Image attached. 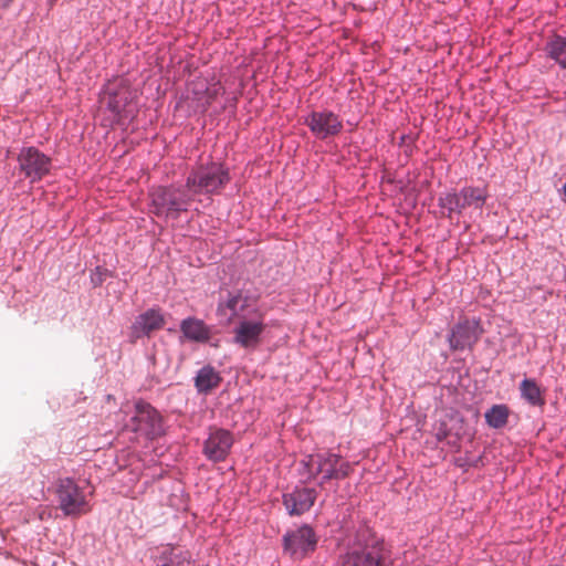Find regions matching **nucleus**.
<instances>
[{"instance_id":"f257e3e1","label":"nucleus","mask_w":566,"mask_h":566,"mask_svg":"<svg viewBox=\"0 0 566 566\" xmlns=\"http://www.w3.org/2000/svg\"><path fill=\"white\" fill-rule=\"evenodd\" d=\"M149 212L164 220H177L190 210L195 201L188 184L185 181L155 185L148 189Z\"/></svg>"},{"instance_id":"f03ea898","label":"nucleus","mask_w":566,"mask_h":566,"mask_svg":"<svg viewBox=\"0 0 566 566\" xmlns=\"http://www.w3.org/2000/svg\"><path fill=\"white\" fill-rule=\"evenodd\" d=\"M99 103L114 125H128L137 115V94L123 81L108 82L99 91Z\"/></svg>"},{"instance_id":"7ed1b4c3","label":"nucleus","mask_w":566,"mask_h":566,"mask_svg":"<svg viewBox=\"0 0 566 566\" xmlns=\"http://www.w3.org/2000/svg\"><path fill=\"white\" fill-rule=\"evenodd\" d=\"M185 180L195 197L213 196L221 193L231 181V175L224 163L211 159L193 167Z\"/></svg>"},{"instance_id":"20e7f679","label":"nucleus","mask_w":566,"mask_h":566,"mask_svg":"<svg viewBox=\"0 0 566 566\" xmlns=\"http://www.w3.org/2000/svg\"><path fill=\"white\" fill-rule=\"evenodd\" d=\"M124 428L148 441L157 440L166 434L163 415L142 398L134 401L133 411L125 420Z\"/></svg>"},{"instance_id":"39448f33","label":"nucleus","mask_w":566,"mask_h":566,"mask_svg":"<svg viewBox=\"0 0 566 566\" xmlns=\"http://www.w3.org/2000/svg\"><path fill=\"white\" fill-rule=\"evenodd\" d=\"M283 554L293 560H303L318 546V536L308 523H301L294 530H287L281 539Z\"/></svg>"},{"instance_id":"423d86ee","label":"nucleus","mask_w":566,"mask_h":566,"mask_svg":"<svg viewBox=\"0 0 566 566\" xmlns=\"http://www.w3.org/2000/svg\"><path fill=\"white\" fill-rule=\"evenodd\" d=\"M340 566H395V563L384 538H375L346 552Z\"/></svg>"},{"instance_id":"0eeeda50","label":"nucleus","mask_w":566,"mask_h":566,"mask_svg":"<svg viewBox=\"0 0 566 566\" xmlns=\"http://www.w3.org/2000/svg\"><path fill=\"white\" fill-rule=\"evenodd\" d=\"M248 316H242L233 327L232 343L244 349L255 348L262 340L266 329L264 312L259 307H251Z\"/></svg>"},{"instance_id":"6e6552de","label":"nucleus","mask_w":566,"mask_h":566,"mask_svg":"<svg viewBox=\"0 0 566 566\" xmlns=\"http://www.w3.org/2000/svg\"><path fill=\"white\" fill-rule=\"evenodd\" d=\"M20 175L30 185L40 182L52 170V158L35 146L22 147L17 156Z\"/></svg>"},{"instance_id":"1a4fd4ad","label":"nucleus","mask_w":566,"mask_h":566,"mask_svg":"<svg viewBox=\"0 0 566 566\" xmlns=\"http://www.w3.org/2000/svg\"><path fill=\"white\" fill-rule=\"evenodd\" d=\"M483 334L480 317H463L450 327L447 342L452 352H472Z\"/></svg>"},{"instance_id":"9d476101","label":"nucleus","mask_w":566,"mask_h":566,"mask_svg":"<svg viewBox=\"0 0 566 566\" xmlns=\"http://www.w3.org/2000/svg\"><path fill=\"white\" fill-rule=\"evenodd\" d=\"M54 486L59 509L65 516H77L84 512L86 499L82 489L73 478H59Z\"/></svg>"},{"instance_id":"9b49d317","label":"nucleus","mask_w":566,"mask_h":566,"mask_svg":"<svg viewBox=\"0 0 566 566\" xmlns=\"http://www.w3.org/2000/svg\"><path fill=\"white\" fill-rule=\"evenodd\" d=\"M303 124L306 125L311 134L319 140L337 136L344 128L339 116L327 108L310 112L304 116Z\"/></svg>"},{"instance_id":"f8f14e48","label":"nucleus","mask_w":566,"mask_h":566,"mask_svg":"<svg viewBox=\"0 0 566 566\" xmlns=\"http://www.w3.org/2000/svg\"><path fill=\"white\" fill-rule=\"evenodd\" d=\"M166 323L163 311L159 306H153L138 314L132 323L127 337L130 344L138 339L150 337L151 333L161 329Z\"/></svg>"},{"instance_id":"ddd939ff","label":"nucleus","mask_w":566,"mask_h":566,"mask_svg":"<svg viewBox=\"0 0 566 566\" xmlns=\"http://www.w3.org/2000/svg\"><path fill=\"white\" fill-rule=\"evenodd\" d=\"M233 442V436L229 430L216 428L209 432L203 441L202 454L210 462H222L230 454Z\"/></svg>"},{"instance_id":"4468645a","label":"nucleus","mask_w":566,"mask_h":566,"mask_svg":"<svg viewBox=\"0 0 566 566\" xmlns=\"http://www.w3.org/2000/svg\"><path fill=\"white\" fill-rule=\"evenodd\" d=\"M316 499V489L295 485L282 494V504L289 516H302L314 506Z\"/></svg>"},{"instance_id":"2eb2a0df","label":"nucleus","mask_w":566,"mask_h":566,"mask_svg":"<svg viewBox=\"0 0 566 566\" xmlns=\"http://www.w3.org/2000/svg\"><path fill=\"white\" fill-rule=\"evenodd\" d=\"M153 559L155 566H195L190 552L171 543L160 545Z\"/></svg>"},{"instance_id":"dca6fc26","label":"nucleus","mask_w":566,"mask_h":566,"mask_svg":"<svg viewBox=\"0 0 566 566\" xmlns=\"http://www.w3.org/2000/svg\"><path fill=\"white\" fill-rule=\"evenodd\" d=\"M179 328L185 339L200 344L209 343L212 334V327L196 316L181 319Z\"/></svg>"},{"instance_id":"f3484780","label":"nucleus","mask_w":566,"mask_h":566,"mask_svg":"<svg viewBox=\"0 0 566 566\" xmlns=\"http://www.w3.org/2000/svg\"><path fill=\"white\" fill-rule=\"evenodd\" d=\"M222 381L220 373L211 365L201 367L193 377V386L198 394L208 395Z\"/></svg>"},{"instance_id":"a211bd4d","label":"nucleus","mask_w":566,"mask_h":566,"mask_svg":"<svg viewBox=\"0 0 566 566\" xmlns=\"http://www.w3.org/2000/svg\"><path fill=\"white\" fill-rule=\"evenodd\" d=\"M545 54L566 71V36L554 34L545 44Z\"/></svg>"},{"instance_id":"6ab92c4d","label":"nucleus","mask_w":566,"mask_h":566,"mask_svg":"<svg viewBox=\"0 0 566 566\" xmlns=\"http://www.w3.org/2000/svg\"><path fill=\"white\" fill-rule=\"evenodd\" d=\"M438 206L442 209V214L450 219L453 214L461 216L465 209L460 192L455 190L440 195Z\"/></svg>"},{"instance_id":"aec40b11","label":"nucleus","mask_w":566,"mask_h":566,"mask_svg":"<svg viewBox=\"0 0 566 566\" xmlns=\"http://www.w3.org/2000/svg\"><path fill=\"white\" fill-rule=\"evenodd\" d=\"M190 95L191 101L195 104L193 111L201 114L206 113L209 108V102L207 99L208 80L197 78L190 83Z\"/></svg>"},{"instance_id":"412c9836","label":"nucleus","mask_w":566,"mask_h":566,"mask_svg":"<svg viewBox=\"0 0 566 566\" xmlns=\"http://www.w3.org/2000/svg\"><path fill=\"white\" fill-rule=\"evenodd\" d=\"M521 397L531 406L543 407L545 399L542 395V389L534 378H523L520 382Z\"/></svg>"},{"instance_id":"4be33fe9","label":"nucleus","mask_w":566,"mask_h":566,"mask_svg":"<svg viewBox=\"0 0 566 566\" xmlns=\"http://www.w3.org/2000/svg\"><path fill=\"white\" fill-rule=\"evenodd\" d=\"M465 208L473 207L476 210H482L489 197L485 188L475 186H464L459 190Z\"/></svg>"},{"instance_id":"5701e85b","label":"nucleus","mask_w":566,"mask_h":566,"mask_svg":"<svg viewBox=\"0 0 566 566\" xmlns=\"http://www.w3.org/2000/svg\"><path fill=\"white\" fill-rule=\"evenodd\" d=\"M510 408L505 403H494L485 412V423L491 429H501L507 424Z\"/></svg>"},{"instance_id":"b1692460","label":"nucleus","mask_w":566,"mask_h":566,"mask_svg":"<svg viewBox=\"0 0 566 566\" xmlns=\"http://www.w3.org/2000/svg\"><path fill=\"white\" fill-rule=\"evenodd\" d=\"M449 419H450V428L451 434L455 438V440H461L464 437L473 436V430L465 422L462 413L453 408L448 409Z\"/></svg>"},{"instance_id":"393cba45","label":"nucleus","mask_w":566,"mask_h":566,"mask_svg":"<svg viewBox=\"0 0 566 566\" xmlns=\"http://www.w3.org/2000/svg\"><path fill=\"white\" fill-rule=\"evenodd\" d=\"M242 300V289L227 291L224 298L220 297L217 312L221 314L223 310L231 312L229 319L240 317L239 303Z\"/></svg>"},{"instance_id":"a878e982","label":"nucleus","mask_w":566,"mask_h":566,"mask_svg":"<svg viewBox=\"0 0 566 566\" xmlns=\"http://www.w3.org/2000/svg\"><path fill=\"white\" fill-rule=\"evenodd\" d=\"M342 455L331 450L326 451V462L324 469V475H321L317 485L323 488L327 482L337 479V464Z\"/></svg>"},{"instance_id":"bb28decb","label":"nucleus","mask_w":566,"mask_h":566,"mask_svg":"<svg viewBox=\"0 0 566 566\" xmlns=\"http://www.w3.org/2000/svg\"><path fill=\"white\" fill-rule=\"evenodd\" d=\"M433 431L434 437L439 442H442L447 438L452 437L448 410H446V412L439 418V420H437V422L433 426Z\"/></svg>"},{"instance_id":"cd10ccee","label":"nucleus","mask_w":566,"mask_h":566,"mask_svg":"<svg viewBox=\"0 0 566 566\" xmlns=\"http://www.w3.org/2000/svg\"><path fill=\"white\" fill-rule=\"evenodd\" d=\"M326 462V451L313 453V469L311 471V475H307L302 482L308 483L318 478V475H324Z\"/></svg>"},{"instance_id":"c85d7f7f","label":"nucleus","mask_w":566,"mask_h":566,"mask_svg":"<svg viewBox=\"0 0 566 566\" xmlns=\"http://www.w3.org/2000/svg\"><path fill=\"white\" fill-rule=\"evenodd\" d=\"M114 276H115L114 271H112L107 268L101 266V265H96L94 269H92L90 271V283H91L92 287L96 289V287L102 286V284L106 281V279L114 277Z\"/></svg>"},{"instance_id":"c756f323","label":"nucleus","mask_w":566,"mask_h":566,"mask_svg":"<svg viewBox=\"0 0 566 566\" xmlns=\"http://www.w3.org/2000/svg\"><path fill=\"white\" fill-rule=\"evenodd\" d=\"M453 463L457 468L461 469L463 473H467L472 468H480L484 465L483 454L474 458H470L468 454L458 457L453 460Z\"/></svg>"},{"instance_id":"7c9ffc66","label":"nucleus","mask_w":566,"mask_h":566,"mask_svg":"<svg viewBox=\"0 0 566 566\" xmlns=\"http://www.w3.org/2000/svg\"><path fill=\"white\" fill-rule=\"evenodd\" d=\"M219 95H226V88L222 83L219 80L214 81V78H212L211 82L208 81L207 99L209 102V106Z\"/></svg>"},{"instance_id":"2f4dec72","label":"nucleus","mask_w":566,"mask_h":566,"mask_svg":"<svg viewBox=\"0 0 566 566\" xmlns=\"http://www.w3.org/2000/svg\"><path fill=\"white\" fill-rule=\"evenodd\" d=\"M313 469V453L305 454L298 462V474L311 475Z\"/></svg>"},{"instance_id":"473e14b6","label":"nucleus","mask_w":566,"mask_h":566,"mask_svg":"<svg viewBox=\"0 0 566 566\" xmlns=\"http://www.w3.org/2000/svg\"><path fill=\"white\" fill-rule=\"evenodd\" d=\"M238 95H228L224 98V102L221 106L222 111H228L231 116H234L237 113V105H238Z\"/></svg>"},{"instance_id":"72a5a7b5","label":"nucleus","mask_w":566,"mask_h":566,"mask_svg":"<svg viewBox=\"0 0 566 566\" xmlns=\"http://www.w3.org/2000/svg\"><path fill=\"white\" fill-rule=\"evenodd\" d=\"M352 471H353V467H352L350 462L343 461L340 459L337 464V479L336 480H343V479L348 478L350 475Z\"/></svg>"},{"instance_id":"f704fd0d","label":"nucleus","mask_w":566,"mask_h":566,"mask_svg":"<svg viewBox=\"0 0 566 566\" xmlns=\"http://www.w3.org/2000/svg\"><path fill=\"white\" fill-rule=\"evenodd\" d=\"M417 138H418V136L415 135V137H412L411 140H409V143L407 145H403V147H402L403 155L406 156L407 159H409L417 150V145H416Z\"/></svg>"},{"instance_id":"c9c22d12","label":"nucleus","mask_w":566,"mask_h":566,"mask_svg":"<svg viewBox=\"0 0 566 566\" xmlns=\"http://www.w3.org/2000/svg\"><path fill=\"white\" fill-rule=\"evenodd\" d=\"M250 300H251V295L249 294V292L244 293V291L242 290V300L239 303V308H240V317H238L239 319H241L242 316H245L243 314V312L250 307Z\"/></svg>"},{"instance_id":"e433bc0d","label":"nucleus","mask_w":566,"mask_h":566,"mask_svg":"<svg viewBox=\"0 0 566 566\" xmlns=\"http://www.w3.org/2000/svg\"><path fill=\"white\" fill-rule=\"evenodd\" d=\"M415 137V135H410V134H402L400 137H399V142H398V146L399 147H403V145H407L409 143V140H411V138Z\"/></svg>"},{"instance_id":"4c0bfd02","label":"nucleus","mask_w":566,"mask_h":566,"mask_svg":"<svg viewBox=\"0 0 566 566\" xmlns=\"http://www.w3.org/2000/svg\"><path fill=\"white\" fill-rule=\"evenodd\" d=\"M12 0H0V8H7Z\"/></svg>"},{"instance_id":"58836bf2","label":"nucleus","mask_w":566,"mask_h":566,"mask_svg":"<svg viewBox=\"0 0 566 566\" xmlns=\"http://www.w3.org/2000/svg\"><path fill=\"white\" fill-rule=\"evenodd\" d=\"M209 344H210V346L218 347L219 340H216V342H212V343L209 340Z\"/></svg>"},{"instance_id":"ea45409f","label":"nucleus","mask_w":566,"mask_h":566,"mask_svg":"<svg viewBox=\"0 0 566 566\" xmlns=\"http://www.w3.org/2000/svg\"><path fill=\"white\" fill-rule=\"evenodd\" d=\"M474 417H475V418H478V417H479V411H478V410H475V412H474Z\"/></svg>"}]
</instances>
